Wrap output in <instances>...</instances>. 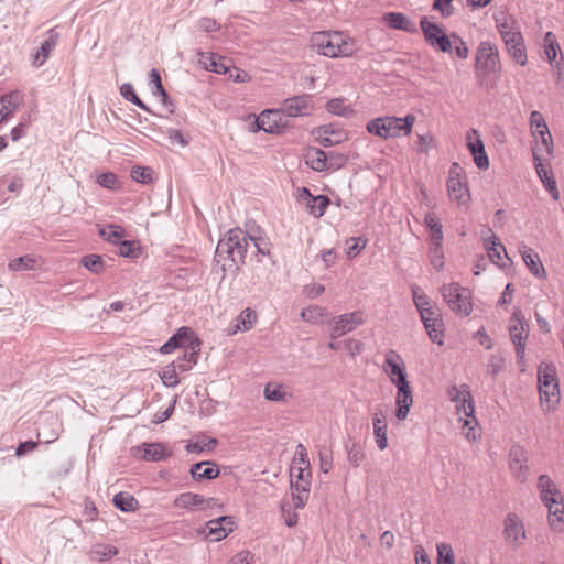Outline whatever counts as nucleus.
Listing matches in <instances>:
<instances>
[{
  "instance_id": "obj_1",
  "label": "nucleus",
  "mask_w": 564,
  "mask_h": 564,
  "mask_svg": "<svg viewBox=\"0 0 564 564\" xmlns=\"http://www.w3.org/2000/svg\"><path fill=\"white\" fill-rule=\"evenodd\" d=\"M311 46L319 55L329 58L351 57L359 50L352 37L338 31H321L313 33L311 36Z\"/></svg>"
},
{
  "instance_id": "obj_2",
  "label": "nucleus",
  "mask_w": 564,
  "mask_h": 564,
  "mask_svg": "<svg viewBox=\"0 0 564 564\" xmlns=\"http://www.w3.org/2000/svg\"><path fill=\"white\" fill-rule=\"evenodd\" d=\"M447 395L455 403L458 421L462 423V433L469 442H476L478 421L475 416L474 399L467 384L452 386Z\"/></svg>"
},
{
  "instance_id": "obj_3",
  "label": "nucleus",
  "mask_w": 564,
  "mask_h": 564,
  "mask_svg": "<svg viewBox=\"0 0 564 564\" xmlns=\"http://www.w3.org/2000/svg\"><path fill=\"white\" fill-rule=\"evenodd\" d=\"M415 120L414 115H406L403 118L394 116L378 117L367 123L366 130L381 139H395L411 134Z\"/></svg>"
},
{
  "instance_id": "obj_4",
  "label": "nucleus",
  "mask_w": 564,
  "mask_h": 564,
  "mask_svg": "<svg viewBox=\"0 0 564 564\" xmlns=\"http://www.w3.org/2000/svg\"><path fill=\"white\" fill-rule=\"evenodd\" d=\"M249 247V235L239 229H230L226 236L219 240L216 248V256L223 258L226 256L235 264L243 263Z\"/></svg>"
},
{
  "instance_id": "obj_5",
  "label": "nucleus",
  "mask_w": 564,
  "mask_h": 564,
  "mask_svg": "<svg viewBox=\"0 0 564 564\" xmlns=\"http://www.w3.org/2000/svg\"><path fill=\"white\" fill-rule=\"evenodd\" d=\"M541 406L552 411L560 402V389L556 379V368L553 365H541L538 371Z\"/></svg>"
},
{
  "instance_id": "obj_6",
  "label": "nucleus",
  "mask_w": 564,
  "mask_h": 564,
  "mask_svg": "<svg viewBox=\"0 0 564 564\" xmlns=\"http://www.w3.org/2000/svg\"><path fill=\"white\" fill-rule=\"evenodd\" d=\"M441 294L447 306L455 313L468 316L473 312L471 292L456 282L444 284Z\"/></svg>"
},
{
  "instance_id": "obj_7",
  "label": "nucleus",
  "mask_w": 564,
  "mask_h": 564,
  "mask_svg": "<svg viewBox=\"0 0 564 564\" xmlns=\"http://www.w3.org/2000/svg\"><path fill=\"white\" fill-rule=\"evenodd\" d=\"M530 326L524 318L522 311L516 307L509 322V335L514 346L518 364L524 366L525 345L529 337Z\"/></svg>"
},
{
  "instance_id": "obj_8",
  "label": "nucleus",
  "mask_w": 564,
  "mask_h": 564,
  "mask_svg": "<svg viewBox=\"0 0 564 564\" xmlns=\"http://www.w3.org/2000/svg\"><path fill=\"white\" fill-rule=\"evenodd\" d=\"M500 72V57L498 47L490 42H481L476 54V73L484 76L486 74L498 75Z\"/></svg>"
},
{
  "instance_id": "obj_9",
  "label": "nucleus",
  "mask_w": 564,
  "mask_h": 564,
  "mask_svg": "<svg viewBox=\"0 0 564 564\" xmlns=\"http://www.w3.org/2000/svg\"><path fill=\"white\" fill-rule=\"evenodd\" d=\"M447 192L452 202L458 206H467L470 202V194L463 173V169L458 163H453L449 169L447 180Z\"/></svg>"
},
{
  "instance_id": "obj_10",
  "label": "nucleus",
  "mask_w": 564,
  "mask_h": 564,
  "mask_svg": "<svg viewBox=\"0 0 564 564\" xmlns=\"http://www.w3.org/2000/svg\"><path fill=\"white\" fill-rule=\"evenodd\" d=\"M494 20L505 45L514 44V42L520 41V39L523 37L518 21L507 10L500 9L496 11Z\"/></svg>"
},
{
  "instance_id": "obj_11",
  "label": "nucleus",
  "mask_w": 564,
  "mask_h": 564,
  "mask_svg": "<svg viewBox=\"0 0 564 564\" xmlns=\"http://www.w3.org/2000/svg\"><path fill=\"white\" fill-rule=\"evenodd\" d=\"M420 26L424 34L425 41L431 46L436 47L444 53L452 51V42L438 24L431 22L426 17H423L421 19Z\"/></svg>"
},
{
  "instance_id": "obj_12",
  "label": "nucleus",
  "mask_w": 564,
  "mask_h": 564,
  "mask_svg": "<svg viewBox=\"0 0 564 564\" xmlns=\"http://www.w3.org/2000/svg\"><path fill=\"white\" fill-rule=\"evenodd\" d=\"M383 371L395 387L409 383L404 360L394 350L386 354Z\"/></svg>"
},
{
  "instance_id": "obj_13",
  "label": "nucleus",
  "mask_w": 564,
  "mask_h": 564,
  "mask_svg": "<svg viewBox=\"0 0 564 564\" xmlns=\"http://www.w3.org/2000/svg\"><path fill=\"white\" fill-rule=\"evenodd\" d=\"M481 240L490 261L500 268H506L507 262L505 260H509L506 248L492 230L485 229L481 232Z\"/></svg>"
},
{
  "instance_id": "obj_14",
  "label": "nucleus",
  "mask_w": 564,
  "mask_h": 564,
  "mask_svg": "<svg viewBox=\"0 0 564 564\" xmlns=\"http://www.w3.org/2000/svg\"><path fill=\"white\" fill-rule=\"evenodd\" d=\"M366 322V314L362 311H355L339 315L333 319L330 332L332 338H338L352 332Z\"/></svg>"
},
{
  "instance_id": "obj_15",
  "label": "nucleus",
  "mask_w": 564,
  "mask_h": 564,
  "mask_svg": "<svg viewBox=\"0 0 564 564\" xmlns=\"http://www.w3.org/2000/svg\"><path fill=\"white\" fill-rule=\"evenodd\" d=\"M283 117L281 108L263 110L256 119L257 129L268 133H281L286 127Z\"/></svg>"
},
{
  "instance_id": "obj_16",
  "label": "nucleus",
  "mask_w": 564,
  "mask_h": 564,
  "mask_svg": "<svg viewBox=\"0 0 564 564\" xmlns=\"http://www.w3.org/2000/svg\"><path fill=\"white\" fill-rule=\"evenodd\" d=\"M509 468L512 476L519 482H525L528 479L529 466L528 454L524 447L513 445L509 452Z\"/></svg>"
},
{
  "instance_id": "obj_17",
  "label": "nucleus",
  "mask_w": 564,
  "mask_h": 564,
  "mask_svg": "<svg viewBox=\"0 0 564 564\" xmlns=\"http://www.w3.org/2000/svg\"><path fill=\"white\" fill-rule=\"evenodd\" d=\"M466 145L473 154L476 166L480 170H487L489 167V158L478 130L470 129L466 133Z\"/></svg>"
},
{
  "instance_id": "obj_18",
  "label": "nucleus",
  "mask_w": 564,
  "mask_h": 564,
  "mask_svg": "<svg viewBox=\"0 0 564 564\" xmlns=\"http://www.w3.org/2000/svg\"><path fill=\"white\" fill-rule=\"evenodd\" d=\"M313 108L311 96L301 95L285 99L281 109L284 116L300 117L310 115Z\"/></svg>"
},
{
  "instance_id": "obj_19",
  "label": "nucleus",
  "mask_w": 564,
  "mask_h": 564,
  "mask_svg": "<svg viewBox=\"0 0 564 564\" xmlns=\"http://www.w3.org/2000/svg\"><path fill=\"white\" fill-rule=\"evenodd\" d=\"M505 539L517 545H522L527 539L522 520L516 513H509L505 520Z\"/></svg>"
},
{
  "instance_id": "obj_20",
  "label": "nucleus",
  "mask_w": 564,
  "mask_h": 564,
  "mask_svg": "<svg viewBox=\"0 0 564 564\" xmlns=\"http://www.w3.org/2000/svg\"><path fill=\"white\" fill-rule=\"evenodd\" d=\"M234 530V520L231 517L224 516L209 520L206 523L205 534L212 541L225 539Z\"/></svg>"
},
{
  "instance_id": "obj_21",
  "label": "nucleus",
  "mask_w": 564,
  "mask_h": 564,
  "mask_svg": "<svg viewBox=\"0 0 564 564\" xmlns=\"http://www.w3.org/2000/svg\"><path fill=\"white\" fill-rule=\"evenodd\" d=\"M318 142L323 147H333L343 143L348 139L347 132L334 124H325L315 131Z\"/></svg>"
},
{
  "instance_id": "obj_22",
  "label": "nucleus",
  "mask_w": 564,
  "mask_h": 564,
  "mask_svg": "<svg viewBox=\"0 0 564 564\" xmlns=\"http://www.w3.org/2000/svg\"><path fill=\"white\" fill-rule=\"evenodd\" d=\"M59 40V34L55 29H51L45 34V39L41 43L40 48L32 55V65L41 67L50 57L52 51L55 48Z\"/></svg>"
},
{
  "instance_id": "obj_23",
  "label": "nucleus",
  "mask_w": 564,
  "mask_h": 564,
  "mask_svg": "<svg viewBox=\"0 0 564 564\" xmlns=\"http://www.w3.org/2000/svg\"><path fill=\"white\" fill-rule=\"evenodd\" d=\"M533 161L539 178L541 180L545 188L550 192L551 196L555 200H557L560 198V193L557 191L556 182L553 177L551 170L547 167L546 164L543 163V160L536 152H533Z\"/></svg>"
},
{
  "instance_id": "obj_24",
  "label": "nucleus",
  "mask_w": 564,
  "mask_h": 564,
  "mask_svg": "<svg viewBox=\"0 0 564 564\" xmlns=\"http://www.w3.org/2000/svg\"><path fill=\"white\" fill-rule=\"evenodd\" d=\"M23 101V94L13 90L0 97V123L15 113Z\"/></svg>"
},
{
  "instance_id": "obj_25",
  "label": "nucleus",
  "mask_w": 564,
  "mask_h": 564,
  "mask_svg": "<svg viewBox=\"0 0 564 564\" xmlns=\"http://www.w3.org/2000/svg\"><path fill=\"white\" fill-rule=\"evenodd\" d=\"M519 252L522 257L523 262L525 263L529 271L540 279L546 278V271L540 260L539 254L527 245H521L519 247Z\"/></svg>"
},
{
  "instance_id": "obj_26",
  "label": "nucleus",
  "mask_w": 564,
  "mask_h": 564,
  "mask_svg": "<svg viewBox=\"0 0 564 564\" xmlns=\"http://www.w3.org/2000/svg\"><path fill=\"white\" fill-rule=\"evenodd\" d=\"M397 398H395V402H397V411H395V416L399 421H403L406 419L409 412H410V409L413 404V397H412V391H411V387H410V382L409 383H405L404 386H398L397 387Z\"/></svg>"
},
{
  "instance_id": "obj_27",
  "label": "nucleus",
  "mask_w": 564,
  "mask_h": 564,
  "mask_svg": "<svg viewBox=\"0 0 564 564\" xmlns=\"http://www.w3.org/2000/svg\"><path fill=\"white\" fill-rule=\"evenodd\" d=\"M258 321V315L254 310L247 307L231 322L228 328V335H235L238 332H248Z\"/></svg>"
},
{
  "instance_id": "obj_28",
  "label": "nucleus",
  "mask_w": 564,
  "mask_h": 564,
  "mask_svg": "<svg viewBox=\"0 0 564 564\" xmlns=\"http://www.w3.org/2000/svg\"><path fill=\"white\" fill-rule=\"evenodd\" d=\"M544 506L549 511V525L553 531H561L564 524V498H556Z\"/></svg>"
},
{
  "instance_id": "obj_29",
  "label": "nucleus",
  "mask_w": 564,
  "mask_h": 564,
  "mask_svg": "<svg viewBox=\"0 0 564 564\" xmlns=\"http://www.w3.org/2000/svg\"><path fill=\"white\" fill-rule=\"evenodd\" d=\"M215 502L216 500L214 498L205 499L198 494L184 492L175 498L174 506L177 508L213 507Z\"/></svg>"
},
{
  "instance_id": "obj_30",
  "label": "nucleus",
  "mask_w": 564,
  "mask_h": 564,
  "mask_svg": "<svg viewBox=\"0 0 564 564\" xmlns=\"http://www.w3.org/2000/svg\"><path fill=\"white\" fill-rule=\"evenodd\" d=\"M536 487L543 503L563 497L556 484L549 475H541L538 478Z\"/></svg>"
},
{
  "instance_id": "obj_31",
  "label": "nucleus",
  "mask_w": 564,
  "mask_h": 564,
  "mask_svg": "<svg viewBox=\"0 0 564 564\" xmlns=\"http://www.w3.org/2000/svg\"><path fill=\"white\" fill-rule=\"evenodd\" d=\"M194 338V332L191 328L182 327L160 348V352L170 354L177 347H186Z\"/></svg>"
},
{
  "instance_id": "obj_32",
  "label": "nucleus",
  "mask_w": 564,
  "mask_h": 564,
  "mask_svg": "<svg viewBox=\"0 0 564 564\" xmlns=\"http://www.w3.org/2000/svg\"><path fill=\"white\" fill-rule=\"evenodd\" d=\"M186 350L183 355V357L175 360L176 365L178 366V370L181 372L188 371L193 368L194 365L197 362V357L199 352V341L197 338L191 339V341L185 347Z\"/></svg>"
},
{
  "instance_id": "obj_33",
  "label": "nucleus",
  "mask_w": 564,
  "mask_h": 564,
  "mask_svg": "<svg viewBox=\"0 0 564 564\" xmlns=\"http://www.w3.org/2000/svg\"><path fill=\"white\" fill-rule=\"evenodd\" d=\"M384 21L395 30H402L408 33L414 34L417 32L415 22L410 20L406 15L399 12H390L384 15Z\"/></svg>"
},
{
  "instance_id": "obj_34",
  "label": "nucleus",
  "mask_w": 564,
  "mask_h": 564,
  "mask_svg": "<svg viewBox=\"0 0 564 564\" xmlns=\"http://www.w3.org/2000/svg\"><path fill=\"white\" fill-rule=\"evenodd\" d=\"M191 475L195 480H212L219 476L218 467L212 462L196 463L191 467Z\"/></svg>"
},
{
  "instance_id": "obj_35",
  "label": "nucleus",
  "mask_w": 564,
  "mask_h": 564,
  "mask_svg": "<svg viewBox=\"0 0 564 564\" xmlns=\"http://www.w3.org/2000/svg\"><path fill=\"white\" fill-rule=\"evenodd\" d=\"M301 196H306L308 198L307 209L315 218H319L325 214V210L329 205V199L327 196H312L310 191L305 187L302 189Z\"/></svg>"
},
{
  "instance_id": "obj_36",
  "label": "nucleus",
  "mask_w": 564,
  "mask_h": 564,
  "mask_svg": "<svg viewBox=\"0 0 564 564\" xmlns=\"http://www.w3.org/2000/svg\"><path fill=\"white\" fill-rule=\"evenodd\" d=\"M292 500L295 509H302L310 496V481H291Z\"/></svg>"
},
{
  "instance_id": "obj_37",
  "label": "nucleus",
  "mask_w": 564,
  "mask_h": 564,
  "mask_svg": "<svg viewBox=\"0 0 564 564\" xmlns=\"http://www.w3.org/2000/svg\"><path fill=\"white\" fill-rule=\"evenodd\" d=\"M306 163L316 172H323L328 169L327 154L321 149H311L306 153Z\"/></svg>"
},
{
  "instance_id": "obj_38",
  "label": "nucleus",
  "mask_w": 564,
  "mask_h": 564,
  "mask_svg": "<svg viewBox=\"0 0 564 564\" xmlns=\"http://www.w3.org/2000/svg\"><path fill=\"white\" fill-rule=\"evenodd\" d=\"M423 324L430 339L438 346H442L444 344V323L442 316L432 318L431 322L426 321Z\"/></svg>"
},
{
  "instance_id": "obj_39",
  "label": "nucleus",
  "mask_w": 564,
  "mask_h": 564,
  "mask_svg": "<svg viewBox=\"0 0 564 564\" xmlns=\"http://www.w3.org/2000/svg\"><path fill=\"white\" fill-rule=\"evenodd\" d=\"M326 109L328 112H330L333 115L345 117V118H349L355 113V111L350 107V105L347 104V101L343 98H334V99L329 100L326 104Z\"/></svg>"
},
{
  "instance_id": "obj_40",
  "label": "nucleus",
  "mask_w": 564,
  "mask_h": 564,
  "mask_svg": "<svg viewBox=\"0 0 564 564\" xmlns=\"http://www.w3.org/2000/svg\"><path fill=\"white\" fill-rule=\"evenodd\" d=\"M543 47L551 65L558 61L556 57L561 53V47L553 32H546L544 35Z\"/></svg>"
},
{
  "instance_id": "obj_41",
  "label": "nucleus",
  "mask_w": 564,
  "mask_h": 564,
  "mask_svg": "<svg viewBox=\"0 0 564 564\" xmlns=\"http://www.w3.org/2000/svg\"><path fill=\"white\" fill-rule=\"evenodd\" d=\"M199 63L203 64L207 70L217 74H227L229 70V66L225 64V61L216 55H203Z\"/></svg>"
},
{
  "instance_id": "obj_42",
  "label": "nucleus",
  "mask_w": 564,
  "mask_h": 564,
  "mask_svg": "<svg viewBox=\"0 0 564 564\" xmlns=\"http://www.w3.org/2000/svg\"><path fill=\"white\" fill-rule=\"evenodd\" d=\"M118 554V549L109 545V544H102L98 543L93 545V547L89 551V556L93 560L97 561H106L112 556H116Z\"/></svg>"
},
{
  "instance_id": "obj_43",
  "label": "nucleus",
  "mask_w": 564,
  "mask_h": 564,
  "mask_svg": "<svg viewBox=\"0 0 564 564\" xmlns=\"http://www.w3.org/2000/svg\"><path fill=\"white\" fill-rule=\"evenodd\" d=\"M113 505L123 512H131L138 508V500L128 492H119L113 497Z\"/></svg>"
},
{
  "instance_id": "obj_44",
  "label": "nucleus",
  "mask_w": 564,
  "mask_h": 564,
  "mask_svg": "<svg viewBox=\"0 0 564 564\" xmlns=\"http://www.w3.org/2000/svg\"><path fill=\"white\" fill-rule=\"evenodd\" d=\"M178 366L175 361L166 365L160 372L161 380L165 387L174 388L178 384L177 378Z\"/></svg>"
},
{
  "instance_id": "obj_45",
  "label": "nucleus",
  "mask_w": 564,
  "mask_h": 564,
  "mask_svg": "<svg viewBox=\"0 0 564 564\" xmlns=\"http://www.w3.org/2000/svg\"><path fill=\"white\" fill-rule=\"evenodd\" d=\"M99 235L105 240L118 245L124 236V229L118 225H107L99 229Z\"/></svg>"
},
{
  "instance_id": "obj_46",
  "label": "nucleus",
  "mask_w": 564,
  "mask_h": 564,
  "mask_svg": "<svg viewBox=\"0 0 564 564\" xmlns=\"http://www.w3.org/2000/svg\"><path fill=\"white\" fill-rule=\"evenodd\" d=\"M326 316V310L321 306H308L303 308L301 313L302 319L311 324L323 323Z\"/></svg>"
},
{
  "instance_id": "obj_47",
  "label": "nucleus",
  "mask_w": 564,
  "mask_h": 564,
  "mask_svg": "<svg viewBox=\"0 0 564 564\" xmlns=\"http://www.w3.org/2000/svg\"><path fill=\"white\" fill-rule=\"evenodd\" d=\"M506 47L508 53L518 64L521 66L527 64L528 57L523 37L520 39V41L514 42V44H506Z\"/></svg>"
},
{
  "instance_id": "obj_48",
  "label": "nucleus",
  "mask_w": 564,
  "mask_h": 564,
  "mask_svg": "<svg viewBox=\"0 0 564 564\" xmlns=\"http://www.w3.org/2000/svg\"><path fill=\"white\" fill-rule=\"evenodd\" d=\"M430 260L431 264L437 270L441 271L444 269L445 265V257L442 249V242L443 241H430Z\"/></svg>"
},
{
  "instance_id": "obj_49",
  "label": "nucleus",
  "mask_w": 564,
  "mask_h": 564,
  "mask_svg": "<svg viewBox=\"0 0 564 564\" xmlns=\"http://www.w3.org/2000/svg\"><path fill=\"white\" fill-rule=\"evenodd\" d=\"M529 123L534 137H539L541 133L550 130L543 115L538 110H533L530 113Z\"/></svg>"
},
{
  "instance_id": "obj_50",
  "label": "nucleus",
  "mask_w": 564,
  "mask_h": 564,
  "mask_svg": "<svg viewBox=\"0 0 564 564\" xmlns=\"http://www.w3.org/2000/svg\"><path fill=\"white\" fill-rule=\"evenodd\" d=\"M425 225L431 231L430 241H443V230L437 217L433 213L425 216Z\"/></svg>"
},
{
  "instance_id": "obj_51",
  "label": "nucleus",
  "mask_w": 564,
  "mask_h": 564,
  "mask_svg": "<svg viewBox=\"0 0 564 564\" xmlns=\"http://www.w3.org/2000/svg\"><path fill=\"white\" fill-rule=\"evenodd\" d=\"M166 456L164 446L158 443L144 444L142 457L147 460L159 462Z\"/></svg>"
},
{
  "instance_id": "obj_52",
  "label": "nucleus",
  "mask_w": 564,
  "mask_h": 564,
  "mask_svg": "<svg viewBox=\"0 0 564 564\" xmlns=\"http://www.w3.org/2000/svg\"><path fill=\"white\" fill-rule=\"evenodd\" d=\"M412 296L415 307L417 308L419 313L422 312L425 308H430L434 305H436L434 302H432L429 296L424 293V291L414 285L412 288Z\"/></svg>"
},
{
  "instance_id": "obj_53",
  "label": "nucleus",
  "mask_w": 564,
  "mask_h": 564,
  "mask_svg": "<svg viewBox=\"0 0 564 564\" xmlns=\"http://www.w3.org/2000/svg\"><path fill=\"white\" fill-rule=\"evenodd\" d=\"M264 397L269 401L281 402L285 400L286 391L281 384L268 383L264 388Z\"/></svg>"
},
{
  "instance_id": "obj_54",
  "label": "nucleus",
  "mask_w": 564,
  "mask_h": 564,
  "mask_svg": "<svg viewBox=\"0 0 564 564\" xmlns=\"http://www.w3.org/2000/svg\"><path fill=\"white\" fill-rule=\"evenodd\" d=\"M437 550V564H455L454 551L448 543H438Z\"/></svg>"
},
{
  "instance_id": "obj_55",
  "label": "nucleus",
  "mask_w": 564,
  "mask_h": 564,
  "mask_svg": "<svg viewBox=\"0 0 564 564\" xmlns=\"http://www.w3.org/2000/svg\"><path fill=\"white\" fill-rule=\"evenodd\" d=\"M35 259L31 256H22L11 260L9 262V269L11 271L33 270L35 268Z\"/></svg>"
},
{
  "instance_id": "obj_56",
  "label": "nucleus",
  "mask_w": 564,
  "mask_h": 564,
  "mask_svg": "<svg viewBox=\"0 0 564 564\" xmlns=\"http://www.w3.org/2000/svg\"><path fill=\"white\" fill-rule=\"evenodd\" d=\"M120 94L122 95V97L126 100L137 105L138 107H140L141 109H143L145 111H150L149 108L143 104V101L138 97V95L135 94L134 88L131 84H129V83L123 84L120 87Z\"/></svg>"
},
{
  "instance_id": "obj_57",
  "label": "nucleus",
  "mask_w": 564,
  "mask_h": 564,
  "mask_svg": "<svg viewBox=\"0 0 564 564\" xmlns=\"http://www.w3.org/2000/svg\"><path fill=\"white\" fill-rule=\"evenodd\" d=\"M83 265L93 273H100L104 270V260L98 254H88L82 259Z\"/></svg>"
},
{
  "instance_id": "obj_58",
  "label": "nucleus",
  "mask_w": 564,
  "mask_h": 564,
  "mask_svg": "<svg viewBox=\"0 0 564 564\" xmlns=\"http://www.w3.org/2000/svg\"><path fill=\"white\" fill-rule=\"evenodd\" d=\"M153 170L145 166H133L131 170V177L141 184H149L152 182Z\"/></svg>"
},
{
  "instance_id": "obj_59",
  "label": "nucleus",
  "mask_w": 564,
  "mask_h": 564,
  "mask_svg": "<svg viewBox=\"0 0 564 564\" xmlns=\"http://www.w3.org/2000/svg\"><path fill=\"white\" fill-rule=\"evenodd\" d=\"M96 182L107 189L116 191L119 188L118 177L112 172L101 173L97 176Z\"/></svg>"
},
{
  "instance_id": "obj_60",
  "label": "nucleus",
  "mask_w": 564,
  "mask_h": 564,
  "mask_svg": "<svg viewBox=\"0 0 564 564\" xmlns=\"http://www.w3.org/2000/svg\"><path fill=\"white\" fill-rule=\"evenodd\" d=\"M51 425H55V429H52L51 431L42 429L37 433V436L42 438V441L46 444L53 443L59 435V425L57 419L51 417Z\"/></svg>"
},
{
  "instance_id": "obj_61",
  "label": "nucleus",
  "mask_w": 564,
  "mask_h": 564,
  "mask_svg": "<svg viewBox=\"0 0 564 564\" xmlns=\"http://www.w3.org/2000/svg\"><path fill=\"white\" fill-rule=\"evenodd\" d=\"M149 76H150V85L154 86V89L152 91L153 95H160V96H162L163 100H165L167 98V94L162 85V80H161L159 70H156L154 68L151 69Z\"/></svg>"
},
{
  "instance_id": "obj_62",
  "label": "nucleus",
  "mask_w": 564,
  "mask_h": 564,
  "mask_svg": "<svg viewBox=\"0 0 564 564\" xmlns=\"http://www.w3.org/2000/svg\"><path fill=\"white\" fill-rule=\"evenodd\" d=\"M505 367V358L501 355H492L487 364V372L496 377Z\"/></svg>"
},
{
  "instance_id": "obj_63",
  "label": "nucleus",
  "mask_w": 564,
  "mask_h": 564,
  "mask_svg": "<svg viewBox=\"0 0 564 564\" xmlns=\"http://www.w3.org/2000/svg\"><path fill=\"white\" fill-rule=\"evenodd\" d=\"M435 138L430 133L419 135L415 149L420 153H427L432 148L435 147Z\"/></svg>"
},
{
  "instance_id": "obj_64",
  "label": "nucleus",
  "mask_w": 564,
  "mask_h": 564,
  "mask_svg": "<svg viewBox=\"0 0 564 564\" xmlns=\"http://www.w3.org/2000/svg\"><path fill=\"white\" fill-rule=\"evenodd\" d=\"M366 245H367V240L361 237L350 238L348 240L347 256L349 258L355 257L366 247Z\"/></svg>"
}]
</instances>
